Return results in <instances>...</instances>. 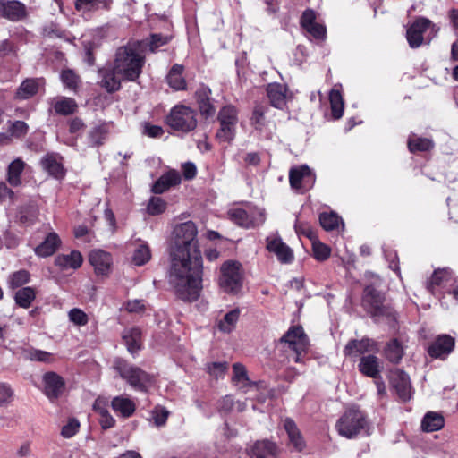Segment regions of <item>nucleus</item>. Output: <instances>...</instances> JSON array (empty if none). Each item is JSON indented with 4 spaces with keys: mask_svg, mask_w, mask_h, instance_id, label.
Returning a JSON list of instances; mask_svg holds the SVG:
<instances>
[{
    "mask_svg": "<svg viewBox=\"0 0 458 458\" xmlns=\"http://www.w3.org/2000/svg\"><path fill=\"white\" fill-rule=\"evenodd\" d=\"M191 221L177 225L170 247L168 283L175 296L187 302L196 301L202 289L203 263Z\"/></svg>",
    "mask_w": 458,
    "mask_h": 458,
    "instance_id": "obj_1",
    "label": "nucleus"
},
{
    "mask_svg": "<svg viewBox=\"0 0 458 458\" xmlns=\"http://www.w3.org/2000/svg\"><path fill=\"white\" fill-rule=\"evenodd\" d=\"M366 277L369 283L364 288L362 296L363 308L375 320L381 318L394 319V311L390 305L385 303V293L380 289L382 285L381 278L370 272L366 273Z\"/></svg>",
    "mask_w": 458,
    "mask_h": 458,
    "instance_id": "obj_2",
    "label": "nucleus"
},
{
    "mask_svg": "<svg viewBox=\"0 0 458 458\" xmlns=\"http://www.w3.org/2000/svg\"><path fill=\"white\" fill-rule=\"evenodd\" d=\"M144 62L140 43L135 41L116 50L114 65L117 72L123 76V80L135 81L142 72Z\"/></svg>",
    "mask_w": 458,
    "mask_h": 458,
    "instance_id": "obj_3",
    "label": "nucleus"
},
{
    "mask_svg": "<svg viewBox=\"0 0 458 458\" xmlns=\"http://www.w3.org/2000/svg\"><path fill=\"white\" fill-rule=\"evenodd\" d=\"M338 434L348 439L356 437L362 433H369V422L364 411L356 406L344 411L335 424Z\"/></svg>",
    "mask_w": 458,
    "mask_h": 458,
    "instance_id": "obj_4",
    "label": "nucleus"
},
{
    "mask_svg": "<svg viewBox=\"0 0 458 458\" xmlns=\"http://www.w3.org/2000/svg\"><path fill=\"white\" fill-rule=\"evenodd\" d=\"M114 369L123 379L137 391L147 392L153 385L152 376L122 359L114 360Z\"/></svg>",
    "mask_w": 458,
    "mask_h": 458,
    "instance_id": "obj_5",
    "label": "nucleus"
},
{
    "mask_svg": "<svg viewBox=\"0 0 458 458\" xmlns=\"http://www.w3.org/2000/svg\"><path fill=\"white\" fill-rule=\"evenodd\" d=\"M243 273L242 265L235 260H227L220 267L218 284L228 293L237 294L242 288Z\"/></svg>",
    "mask_w": 458,
    "mask_h": 458,
    "instance_id": "obj_6",
    "label": "nucleus"
},
{
    "mask_svg": "<svg viewBox=\"0 0 458 458\" xmlns=\"http://www.w3.org/2000/svg\"><path fill=\"white\" fill-rule=\"evenodd\" d=\"M166 123L174 131L190 132L197 127L196 112L183 105L175 106L167 115Z\"/></svg>",
    "mask_w": 458,
    "mask_h": 458,
    "instance_id": "obj_7",
    "label": "nucleus"
},
{
    "mask_svg": "<svg viewBox=\"0 0 458 458\" xmlns=\"http://www.w3.org/2000/svg\"><path fill=\"white\" fill-rule=\"evenodd\" d=\"M228 215L233 222L244 228L259 226L265 222L263 210L251 207L232 208Z\"/></svg>",
    "mask_w": 458,
    "mask_h": 458,
    "instance_id": "obj_8",
    "label": "nucleus"
},
{
    "mask_svg": "<svg viewBox=\"0 0 458 458\" xmlns=\"http://www.w3.org/2000/svg\"><path fill=\"white\" fill-rule=\"evenodd\" d=\"M281 342L287 344L289 348L295 352L293 357V360L295 362L301 361V354L307 351L309 346L308 337L301 327H293L290 328L283 335Z\"/></svg>",
    "mask_w": 458,
    "mask_h": 458,
    "instance_id": "obj_9",
    "label": "nucleus"
},
{
    "mask_svg": "<svg viewBox=\"0 0 458 458\" xmlns=\"http://www.w3.org/2000/svg\"><path fill=\"white\" fill-rule=\"evenodd\" d=\"M316 181L315 174L307 165L292 167L289 171V182L293 189L309 190Z\"/></svg>",
    "mask_w": 458,
    "mask_h": 458,
    "instance_id": "obj_10",
    "label": "nucleus"
},
{
    "mask_svg": "<svg viewBox=\"0 0 458 458\" xmlns=\"http://www.w3.org/2000/svg\"><path fill=\"white\" fill-rule=\"evenodd\" d=\"M455 340L449 335H439L428 347L431 358L445 360L454 350Z\"/></svg>",
    "mask_w": 458,
    "mask_h": 458,
    "instance_id": "obj_11",
    "label": "nucleus"
},
{
    "mask_svg": "<svg viewBox=\"0 0 458 458\" xmlns=\"http://www.w3.org/2000/svg\"><path fill=\"white\" fill-rule=\"evenodd\" d=\"M43 393L54 402L63 393L65 386L64 379L54 371L46 372L42 377Z\"/></svg>",
    "mask_w": 458,
    "mask_h": 458,
    "instance_id": "obj_12",
    "label": "nucleus"
},
{
    "mask_svg": "<svg viewBox=\"0 0 458 458\" xmlns=\"http://www.w3.org/2000/svg\"><path fill=\"white\" fill-rule=\"evenodd\" d=\"M432 26L426 18L417 19L406 31V38L411 47L416 48L423 43V34Z\"/></svg>",
    "mask_w": 458,
    "mask_h": 458,
    "instance_id": "obj_13",
    "label": "nucleus"
},
{
    "mask_svg": "<svg viewBox=\"0 0 458 458\" xmlns=\"http://www.w3.org/2000/svg\"><path fill=\"white\" fill-rule=\"evenodd\" d=\"M391 383L400 399L404 402L410 400L411 386L407 373L398 369L393 370L391 373Z\"/></svg>",
    "mask_w": 458,
    "mask_h": 458,
    "instance_id": "obj_14",
    "label": "nucleus"
},
{
    "mask_svg": "<svg viewBox=\"0 0 458 458\" xmlns=\"http://www.w3.org/2000/svg\"><path fill=\"white\" fill-rule=\"evenodd\" d=\"M98 74L101 87L108 92L117 91L121 88V81H124L123 76L117 72L114 65L103 67L99 70Z\"/></svg>",
    "mask_w": 458,
    "mask_h": 458,
    "instance_id": "obj_15",
    "label": "nucleus"
},
{
    "mask_svg": "<svg viewBox=\"0 0 458 458\" xmlns=\"http://www.w3.org/2000/svg\"><path fill=\"white\" fill-rule=\"evenodd\" d=\"M0 13L11 21H19L27 15L26 6L16 0H0Z\"/></svg>",
    "mask_w": 458,
    "mask_h": 458,
    "instance_id": "obj_16",
    "label": "nucleus"
},
{
    "mask_svg": "<svg viewBox=\"0 0 458 458\" xmlns=\"http://www.w3.org/2000/svg\"><path fill=\"white\" fill-rule=\"evenodd\" d=\"M89 259L97 275L107 276L111 272L113 259L110 253L102 250H93Z\"/></svg>",
    "mask_w": 458,
    "mask_h": 458,
    "instance_id": "obj_17",
    "label": "nucleus"
},
{
    "mask_svg": "<svg viewBox=\"0 0 458 458\" xmlns=\"http://www.w3.org/2000/svg\"><path fill=\"white\" fill-rule=\"evenodd\" d=\"M267 95L272 106L284 109L288 100V88L281 83H270L267 87Z\"/></svg>",
    "mask_w": 458,
    "mask_h": 458,
    "instance_id": "obj_18",
    "label": "nucleus"
},
{
    "mask_svg": "<svg viewBox=\"0 0 458 458\" xmlns=\"http://www.w3.org/2000/svg\"><path fill=\"white\" fill-rule=\"evenodd\" d=\"M267 249L275 253L282 263H290L293 259L292 250L279 237H267Z\"/></svg>",
    "mask_w": 458,
    "mask_h": 458,
    "instance_id": "obj_19",
    "label": "nucleus"
},
{
    "mask_svg": "<svg viewBox=\"0 0 458 458\" xmlns=\"http://www.w3.org/2000/svg\"><path fill=\"white\" fill-rule=\"evenodd\" d=\"M375 350H377L376 342L364 337L360 340H350L344 349V354L345 356H357Z\"/></svg>",
    "mask_w": 458,
    "mask_h": 458,
    "instance_id": "obj_20",
    "label": "nucleus"
},
{
    "mask_svg": "<svg viewBox=\"0 0 458 458\" xmlns=\"http://www.w3.org/2000/svg\"><path fill=\"white\" fill-rule=\"evenodd\" d=\"M210 95L211 89L205 85H200L195 92L200 114L206 118L213 116L216 113V108L211 102Z\"/></svg>",
    "mask_w": 458,
    "mask_h": 458,
    "instance_id": "obj_21",
    "label": "nucleus"
},
{
    "mask_svg": "<svg viewBox=\"0 0 458 458\" xmlns=\"http://www.w3.org/2000/svg\"><path fill=\"white\" fill-rule=\"evenodd\" d=\"M182 178L179 172L171 169L160 176L153 184L152 191L156 194H161L171 187H174L181 183Z\"/></svg>",
    "mask_w": 458,
    "mask_h": 458,
    "instance_id": "obj_22",
    "label": "nucleus"
},
{
    "mask_svg": "<svg viewBox=\"0 0 458 458\" xmlns=\"http://www.w3.org/2000/svg\"><path fill=\"white\" fill-rule=\"evenodd\" d=\"M49 104L55 114L64 116L73 114L78 108L74 99L64 96L51 98Z\"/></svg>",
    "mask_w": 458,
    "mask_h": 458,
    "instance_id": "obj_23",
    "label": "nucleus"
},
{
    "mask_svg": "<svg viewBox=\"0 0 458 458\" xmlns=\"http://www.w3.org/2000/svg\"><path fill=\"white\" fill-rule=\"evenodd\" d=\"M232 381L235 386L243 392L248 391L249 388L256 387V383L249 378L246 368L238 362L233 365Z\"/></svg>",
    "mask_w": 458,
    "mask_h": 458,
    "instance_id": "obj_24",
    "label": "nucleus"
},
{
    "mask_svg": "<svg viewBox=\"0 0 458 458\" xmlns=\"http://www.w3.org/2000/svg\"><path fill=\"white\" fill-rule=\"evenodd\" d=\"M111 406L116 415L123 418L131 417L136 410L135 403L124 395H119L113 398Z\"/></svg>",
    "mask_w": 458,
    "mask_h": 458,
    "instance_id": "obj_25",
    "label": "nucleus"
},
{
    "mask_svg": "<svg viewBox=\"0 0 458 458\" xmlns=\"http://www.w3.org/2000/svg\"><path fill=\"white\" fill-rule=\"evenodd\" d=\"M284 428L288 435L290 445L295 451H302L305 447V441L295 422L292 419L286 418L284 420Z\"/></svg>",
    "mask_w": 458,
    "mask_h": 458,
    "instance_id": "obj_26",
    "label": "nucleus"
},
{
    "mask_svg": "<svg viewBox=\"0 0 458 458\" xmlns=\"http://www.w3.org/2000/svg\"><path fill=\"white\" fill-rule=\"evenodd\" d=\"M359 370L365 376L377 379L380 375V362L377 356L361 357L358 365Z\"/></svg>",
    "mask_w": 458,
    "mask_h": 458,
    "instance_id": "obj_27",
    "label": "nucleus"
},
{
    "mask_svg": "<svg viewBox=\"0 0 458 458\" xmlns=\"http://www.w3.org/2000/svg\"><path fill=\"white\" fill-rule=\"evenodd\" d=\"M81 252L72 250L69 254H59L55 257V264L62 270L77 269L82 264Z\"/></svg>",
    "mask_w": 458,
    "mask_h": 458,
    "instance_id": "obj_28",
    "label": "nucleus"
},
{
    "mask_svg": "<svg viewBox=\"0 0 458 458\" xmlns=\"http://www.w3.org/2000/svg\"><path fill=\"white\" fill-rule=\"evenodd\" d=\"M61 243L55 233H49L45 240L35 248V253L39 257H48L55 252Z\"/></svg>",
    "mask_w": 458,
    "mask_h": 458,
    "instance_id": "obj_29",
    "label": "nucleus"
},
{
    "mask_svg": "<svg viewBox=\"0 0 458 458\" xmlns=\"http://www.w3.org/2000/svg\"><path fill=\"white\" fill-rule=\"evenodd\" d=\"M276 447L268 440L257 441L250 449V458H275Z\"/></svg>",
    "mask_w": 458,
    "mask_h": 458,
    "instance_id": "obj_30",
    "label": "nucleus"
},
{
    "mask_svg": "<svg viewBox=\"0 0 458 458\" xmlns=\"http://www.w3.org/2000/svg\"><path fill=\"white\" fill-rule=\"evenodd\" d=\"M445 425L444 417L436 411L427 412L421 420V428L426 432H434L441 429Z\"/></svg>",
    "mask_w": 458,
    "mask_h": 458,
    "instance_id": "obj_31",
    "label": "nucleus"
},
{
    "mask_svg": "<svg viewBox=\"0 0 458 458\" xmlns=\"http://www.w3.org/2000/svg\"><path fill=\"white\" fill-rule=\"evenodd\" d=\"M123 339L127 350L133 354L140 349L141 331L138 327L127 328L123 333Z\"/></svg>",
    "mask_w": 458,
    "mask_h": 458,
    "instance_id": "obj_32",
    "label": "nucleus"
},
{
    "mask_svg": "<svg viewBox=\"0 0 458 458\" xmlns=\"http://www.w3.org/2000/svg\"><path fill=\"white\" fill-rule=\"evenodd\" d=\"M183 66L174 64L172 66L166 79L169 86L175 90H182L186 89V81L182 78Z\"/></svg>",
    "mask_w": 458,
    "mask_h": 458,
    "instance_id": "obj_33",
    "label": "nucleus"
},
{
    "mask_svg": "<svg viewBox=\"0 0 458 458\" xmlns=\"http://www.w3.org/2000/svg\"><path fill=\"white\" fill-rule=\"evenodd\" d=\"M452 280V271L448 268L436 270L428 284V290L434 293L436 286H446Z\"/></svg>",
    "mask_w": 458,
    "mask_h": 458,
    "instance_id": "obj_34",
    "label": "nucleus"
},
{
    "mask_svg": "<svg viewBox=\"0 0 458 458\" xmlns=\"http://www.w3.org/2000/svg\"><path fill=\"white\" fill-rule=\"evenodd\" d=\"M151 259V252L146 242L138 241L132 255V261L136 266H143Z\"/></svg>",
    "mask_w": 458,
    "mask_h": 458,
    "instance_id": "obj_35",
    "label": "nucleus"
},
{
    "mask_svg": "<svg viewBox=\"0 0 458 458\" xmlns=\"http://www.w3.org/2000/svg\"><path fill=\"white\" fill-rule=\"evenodd\" d=\"M336 85L331 89L329 93V101L331 106L332 116L335 119H339L344 114V100L342 94Z\"/></svg>",
    "mask_w": 458,
    "mask_h": 458,
    "instance_id": "obj_36",
    "label": "nucleus"
},
{
    "mask_svg": "<svg viewBox=\"0 0 458 458\" xmlns=\"http://www.w3.org/2000/svg\"><path fill=\"white\" fill-rule=\"evenodd\" d=\"M25 163L21 158H16L8 166L7 181L13 186L21 184V174L24 169Z\"/></svg>",
    "mask_w": 458,
    "mask_h": 458,
    "instance_id": "obj_37",
    "label": "nucleus"
},
{
    "mask_svg": "<svg viewBox=\"0 0 458 458\" xmlns=\"http://www.w3.org/2000/svg\"><path fill=\"white\" fill-rule=\"evenodd\" d=\"M217 120L219 123L236 126L238 123V110L234 106H225L220 109Z\"/></svg>",
    "mask_w": 458,
    "mask_h": 458,
    "instance_id": "obj_38",
    "label": "nucleus"
},
{
    "mask_svg": "<svg viewBox=\"0 0 458 458\" xmlns=\"http://www.w3.org/2000/svg\"><path fill=\"white\" fill-rule=\"evenodd\" d=\"M35 298L36 293L32 287H23L14 295L16 304L24 309L29 308Z\"/></svg>",
    "mask_w": 458,
    "mask_h": 458,
    "instance_id": "obj_39",
    "label": "nucleus"
},
{
    "mask_svg": "<svg viewBox=\"0 0 458 458\" xmlns=\"http://www.w3.org/2000/svg\"><path fill=\"white\" fill-rule=\"evenodd\" d=\"M38 89V84L36 80H25L16 91V98L19 99H28L34 96Z\"/></svg>",
    "mask_w": 458,
    "mask_h": 458,
    "instance_id": "obj_40",
    "label": "nucleus"
},
{
    "mask_svg": "<svg viewBox=\"0 0 458 458\" xmlns=\"http://www.w3.org/2000/svg\"><path fill=\"white\" fill-rule=\"evenodd\" d=\"M239 316H240L239 309H234L229 312H227L224 316V318L222 320H220L218 323L219 330L224 333L232 332L235 327V325L239 319Z\"/></svg>",
    "mask_w": 458,
    "mask_h": 458,
    "instance_id": "obj_41",
    "label": "nucleus"
},
{
    "mask_svg": "<svg viewBox=\"0 0 458 458\" xmlns=\"http://www.w3.org/2000/svg\"><path fill=\"white\" fill-rule=\"evenodd\" d=\"M433 147V141L428 138H420L413 134L408 140V148L411 152L428 151Z\"/></svg>",
    "mask_w": 458,
    "mask_h": 458,
    "instance_id": "obj_42",
    "label": "nucleus"
},
{
    "mask_svg": "<svg viewBox=\"0 0 458 458\" xmlns=\"http://www.w3.org/2000/svg\"><path fill=\"white\" fill-rule=\"evenodd\" d=\"M41 165L46 171H47L55 178H59L64 175V169L62 165L52 155L46 156L41 160Z\"/></svg>",
    "mask_w": 458,
    "mask_h": 458,
    "instance_id": "obj_43",
    "label": "nucleus"
},
{
    "mask_svg": "<svg viewBox=\"0 0 458 458\" xmlns=\"http://www.w3.org/2000/svg\"><path fill=\"white\" fill-rule=\"evenodd\" d=\"M385 353L387 360L393 363H398L403 355V350L401 344L394 339L386 345Z\"/></svg>",
    "mask_w": 458,
    "mask_h": 458,
    "instance_id": "obj_44",
    "label": "nucleus"
},
{
    "mask_svg": "<svg viewBox=\"0 0 458 458\" xmlns=\"http://www.w3.org/2000/svg\"><path fill=\"white\" fill-rule=\"evenodd\" d=\"M267 109L268 108L267 106L262 105L255 106L250 118V123L256 130L262 131V129L265 127V114L267 113Z\"/></svg>",
    "mask_w": 458,
    "mask_h": 458,
    "instance_id": "obj_45",
    "label": "nucleus"
},
{
    "mask_svg": "<svg viewBox=\"0 0 458 458\" xmlns=\"http://www.w3.org/2000/svg\"><path fill=\"white\" fill-rule=\"evenodd\" d=\"M107 131L105 125H99L92 128L89 132V144L91 147H96L103 144L106 140Z\"/></svg>",
    "mask_w": 458,
    "mask_h": 458,
    "instance_id": "obj_46",
    "label": "nucleus"
},
{
    "mask_svg": "<svg viewBox=\"0 0 458 458\" xmlns=\"http://www.w3.org/2000/svg\"><path fill=\"white\" fill-rule=\"evenodd\" d=\"M319 222L321 226L326 231H332L339 226L342 219L335 213H322L319 216Z\"/></svg>",
    "mask_w": 458,
    "mask_h": 458,
    "instance_id": "obj_47",
    "label": "nucleus"
},
{
    "mask_svg": "<svg viewBox=\"0 0 458 458\" xmlns=\"http://www.w3.org/2000/svg\"><path fill=\"white\" fill-rule=\"evenodd\" d=\"M37 216L38 211L32 205L22 207L20 209L18 215L19 221L25 225H30L34 224Z\"/></svg>",
    "mask_w": 458,
    "mask_h": 458,
    "instance_id": "obj_48",
    "label": "nucleus"
},
{
    "mask_svg": "<svg viewBox=\"0 0 458 458\" xmlns=\"http://www.w3.org/2000/svg\"><path fill=\"white\" fill-rule=\"evenodd\" d=\"M219 124L220 128L216 131V138L220 142L231 143L235 137L236 126L227 125L225 123Z\"/></svg>",
    "mask_w": 458,
    "mask_h": 458,
    "instance_id": "obj_49",
    "label": "nucleus"
},
{
    "mask_svg": "<svg viewBox=\"0 0 458 458\" xmlns=\"http://www.w3.org/2000/svg\"><path fill=\"white\" fill-rule=\"evenodd\" d=\"M206 369L213 377L222 378L228 370V363L226 361L210 362L206 365Z\"/></svg>",
    "mask_w": 458,
    "mask_h": 458,
    "instance_id": "obj_50",
    "label": "nucleus"
},
{
    "mask_svg": "<svg viewBox=\"0 0 458 458\" xmlns=\"http://www.w3.org/2000/svg\"><path fill=\"white\" fill-rule=\"evenodd\" d=\"M30 273L24 269L16 271L9 276L8 284L11 288H18L28 283Z\"/></svg>",
    "mask_w": 458,
    "mask_h": 458,
    "instance_id": "obj_51",
    "label": "nucleus"
},
{
    "mask_svg": "<svg viewBox=\"0 0 458 458\" xmlns=\"http://www.w3.org/2000/svg\"><path fill=\"white\" fill-rule=\"evenodd\" d=\"M166 208V202L159 197H151L147 211L151 216H157L163 213Z\"/></svg>",
    "mask_w": 458,
    "mask_h": 458,
    "instance_id": "obj_52",
    "label": "nucleus"
},
{
    "mask_svg": "<svg viewBox=\"0 0 458 458\" xmlns=\"http://www.w3.org/2000/svg\"><path fill=\"white\" fill-rule=\"evenodd\" d=\"M61 80L68 89L76 90L79 86L80 79L72 70H65L61 73Z\"/></svg>",
    "mask_w": 458,
    "mask_h": 458,
    "instance_id": "obj_53",
    "label": "nucleus"
},
{
    "mask_svg": "<svg viewBox=\"0 0 458 458\" xmlns=\"http://www.w3.org/2000/svg\"><path fill=\"white\" fill-rule=\"evenodd\" d=\"M14 392L7 383L0 382V407L9 404L13 399Z\"/></svg>",
    "mask_w": 458,
    "mask_h": 458,
    "instance_id": "obj_54",
    "label": "nucleus"
},
{
    "mask_svg": "<svg viewBox=\"0 0 458 458\" xmlns=\"http://www.w3.org/2000/svg\"><path fill=\"white\" fill-rule=\"evenodd\" d=\"M312 250L315 259L320 261L327 259L331 252L330 248L320 242H314Z\"/></svg>",
    "mask_w": 458,
    "mask_h": 458,
    "instance_id": "obj_55",
    "label": "nucleus"
},
{
    "mask_svg": "<svg viewBox=\"0 0 458 458\" xmlns=\"http://www.w3.org/2000/svg\"><path fill=\"white\" fill-rule=\"evenodd\" d=\"M68 317L70 321L76 326H85L89 321L87 314L78 308L72 309L68 313Z\"/></svg>",
    "mask_w": 458,
    "mask_h": 458,
    "instance_id": "obj_56",
    "label": "nucleus"
},
{
    "mask_svg": "<svg viewBox=\"0 0 458 458\" xmlns=\"http://www.w3.org/2000/svg\"><path fill=\"white\" fill-rule=\"evenodd\" d=\"M80 422L77 419H70L67 423L63 426L61 429V435L64 438H71L73 437L79 430Z\"/></svg>",
    "mask_w": 458,
    "mask_h": 458,
    "instance_id": "obj_57",
    "label": "nucleus"
},
{
    "mask_svg": "<svg viewBox=\"0 0 458 458\" xmlns=\"http://www.w3.org/2000/svg\"><path fill=\"white\" fill-rule=\"evenodd\" d=\"M28 359L33 361L50 363L53 361V356L50 352L42 350H31L28 353Z\"/></svg>",
    "mask_w": 458,
    "mask_h": 458,
    "instance_id": "obj_58",
    "label": "nucleus"
},
{
    "mask_svg": "<svg viewBox=\"0 0 458 458\" xmlns=\"http://www.w3.org/2000/svg\"><path fill=\"white\" fill-rule=\"evenodd\" d=\"M29 130V126L23 121H15L13 122L10 128L9 132L12 136L20 138L27 134Z\"/></svg>",
    "mask_w": 458,
    "mask_h": 458,
    "instance_id": "obj_59",
    "label": "nucleus"
},
{
    "mask_svg": "<svg viewBox=\"0 0 458 458\" xmlns=\"http://www.w3.org/2000/svg\"><path fill=\"white\" fill-rule=\"evenodd\" d=\"M304 30L317 39H324L326 37V27L318 22L309 25Z\"/></svg>",
    "mask_w": 458,
    "mask_h": 458,
    "instance_id": "obj_60",
    "label": "nucleus"
},
{
    "mask_svg": "<svg viewBox=\"0 0 458 458\" xmlns=\"http://www.w3.org/2000/svg\"><path fill=\"white\" fill-rule=\"evenodd\" d=\"M170 38L162 34H152L149 42V49L151 52H155L159 47H162L168 43Z\"/></svg>",
    "mask_w": 458,
    "mask_h": 458,
    "instance_id": "obj_61",
    "label": "nucleus"
},
{
    "mask_svg": "<svg viewBox=\"0 0 458 458\" xmlns=\"http://www.w3.org/2000/svg\"><path fill=\"white\" fill-rule=\"evenodd\" d=\"M294 229L298 234L305 235L309 239L313 238V231L310 225L307 223L301 222L297 219L294 224Z\"/></svg>",
    "mask_w": 458,
    "mask_h": 458,
    "instance_id": "obj_62",
    "label": "nucleus"
},
{
    "mask_svg": "<svg viewBox=\"0 0 458 458\" xmlns=\"http://www.w3.org/2000/svg\"><path fill=\"white\" fill-rule=\"evenodd\" d=\"M300 23L303 29L316 23V13L311 9L305 10L301 17Z\"/></svg>",
    "mask_w": 458,
    "mask_h": 458,
    "instance_id": "obj_63",
    "label": "nucleus"
},
{
    "mask_svg": "<svg viewBox=\"0 0 458 458\" xmlns=\"http://www.w3.org/2000/svg\"><path fill=\"white\" fill-rule=\"evenodd\" d=\"M144 133L151 138H159L163 135L164 130L161 126L146 123L144 126Z\"/></svg>",
    "mask_w": 458,
    "mask_h": 458,
    "instance_id": "obj_64",
    "label": "nucleus"
}]
</instances>
